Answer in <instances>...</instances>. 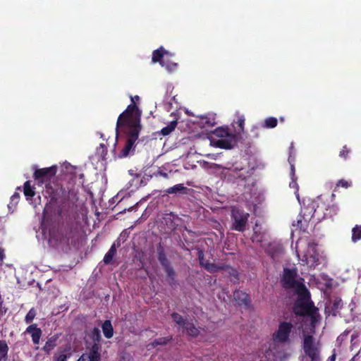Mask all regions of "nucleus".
Instances as JSON below:
<instances>
[{
    "label": "nucleus",
    "mask_w": 361,
    "mask_h": 361,
    "mask_svg": "<svg viewBox=\"0 0 361 361\" xmlns=\"http://www.w3.org/2000/svg\"><path fill=\"white\" fill-rule=\"evenodd\" d=\"M141 112L136 104H129L126 109L119 115L116 130L118 128H125L126 140L121 152L115 157L124 158L133 154L135 150L136 142L138 143L143 139L138 140L142 129L140 124Z\"/></svg>",
    "instance_id": "obj_1"
},
{
    "label": "nucleus",
    "mask_w": 361,
    "mask_h": 361,
    "mask_svg": "<svg viewBox=\"0 0 361 361\" xmlns=\"http://www.w3.org/2000/svg\"><path fill=\"white\" fill-rule=\"evenodd\" d=\"M49 235L59 245L75 246L80 237L78 225L70 216H67L50 228Z\"/></svg>",
    "instance_id": "obj_2"
},
{
    "label": "nucleus",
    "mask_w": 361,
    "mask_h": 361,
    "mask_svg": "<svg viewBox=\"0 0 361 361\" xmlns=\"http://www.w3.org/2000/svg\"><path fill=\"white\" fill-rule=\"evenodd\" d=\"M46 192L52 202L59 204L61 207H66L70 202L73 203L78 200L77 192L74 190H67L57 183H53L50 186H47Z\"/></svg>",
    "instance_id": "obj_3"
},
{
    "label": "nucleus",
    "mask_w": 361,
    "mask_h": 361,
    "mask_svg": "<svg viewBox=\"0 0 361 361\" xmlns=\"http://www.w3.org/2000/svg\"><path fill=\"white\" fill-rule=\"evenodd\" d=\"M298 274L296 269L284 268L281 278V284L286 290H293L296 294H307V289L303 283V279H298Z\"/></svg>",
    "instance_id": "obj_4"
},
{
    "label": "nucleus",
    "mask_w": 361,
    "mask_h": 361,
    "mask_svg": "<svg viewBox=\"0 0 361 361\" xmlns=\"http://www.w3.org/2000/svg\"><path fill=\"white\" fill-rule=\"evenodd\" d=\"M293 312L298 316H310L312 322L315 321V313L317 309L314 307V303L310 301V293L307 290V294L298 295V298L293 305Z\"/></svg>",
    "instance_id": "obj_5"
},
{
    "label": "nucleus",
    "mask_w": 361,
    "mask_h": 361,
    "mask_svg": "<svg viewBox=\"0 0 361 361\" xmlns=\"http://www.w3.org/2000/svg\"><path fill=\"white\" fill-rule=\"evenodd\" d=\"M217 168L222 169L220 173L221 178L228 183L240 185L250 176L249 171L245 168H227L220 165H217Z\"/></svg>",
    "instance_id": "obj_6"
},
{
    "label": "nucleus",
    "mask_w": 361,
    "mask_h": 361,
    "mask_svg": "<svg viewBox=\"0 0 361 361\" xmlns=\"http://www.w3.org/2000/svg\"><path fill=\"white\" fill-rule=\"evenodd\" d=\"M214 135L219 137L214 142V145L221 149H231L235 143L236 136L230 132L228 128H217L213 132Z\"/></svg>",
    "instance_id": "obj_7"
},
{
    "label": "nucleus",
    "mask_w": 361,
    "mask_h": 361,
    "mask_svg": "<svg viewBox=\"0 0 361 361\" xmlns=\"http://www.w3.org/2000/svg\"><path fill=\"white\" fill-rule=\"evenodd\" d=\"M57 172V166L56 165L50 167L42 168L36 169L33 173V178L37 181L38 185L50 186L53 184L51 180L55 178Z\"/></svg>",
    "instance_id": "obj_8"
},
{
    "label": "nucleus",
    "mask_w": 361,
    "mask_h": 361,
    "mask_svg": "<svg viewBox=\"0 0 361 361\" xmlns=\"http://www.w3.org/2000/svg\"><path fill=\"white\" fill-rule=\"evenodd\" d=\"M250 215L244 210L238 208L233 207L231 209V217L232 224L231 229L239 232H243L246 229Z\"/></svg>",
    "instance_id": "obj_9"
},
{
    "label": "nucleus",
    "mask_w": 361,
    "mask_h": 361,
    "mask_svg": "<svg viewBox=\"0 0 361 361\" xmlns=\"http://www.w3.org/2000/svg\"><path fill=\"white\" fill-rule=\"evenodd\" d=\"M319 348L320 344L315 341L313 336L304 334L302 341V349L305 354L311 359L312 361H319Z\"/></svg>",
    "instance_id": "obj_10"
},
{
    "label": "nucleus",
    "mask_w": 361,
    "mask_h": 361,
    "mask_svg": "<svg viewBox=\"0 0 361 361\" xmlns=\"http://www.w3.org/2000/svg\"><path fill=\"white\" fill-rule=\"evenodd\" d=\"M315 213L316 209L314 208V203L302 207L300 214L297 220V226L303 231H305L307 228L309 221L311 220L312 217L314 216Z\"/></svg>",
    "instance_id": "obj_11"
},
{
    "label": "nucleus",
    "mask_w": 361,
    "mask_h": 361,
    "mask_svg": "<svg viewBox=\"0 0 361 361\" xmlns=\"http://www.w3.org/2000/svg\"><path fill=\"white\" fill-rule=\"evenodd\" d=\"M293 329V325L290 322H281L277 331L273 334L274 341L281 343L288 342Z\"/></svg>",
    "instance_id": "obj_12"
},
{
    "label": "nucleus",
    "mask_w": 361,
    "mask_h": 361,
    "mask_svg": "<svg viewBox=\"0 0 361 361\" xmlns=\"http://www.w3.org/2000/svg\"><path fill=\"white\" fill-rule=\"evenodd\" d=\"M168 56H171V54L163 47H160L152 52V61L153 63H159L161 65Z\"/></svg>",
    "instance_id": "obj_13"
},
{
    "label": "nucleus",
    "mask_w": 361,
    "mask_h": 361,
    "mask_svg": "<svg viewBox=\"0 0 361 361\" xmlns=\"http://www.w3.org/2000/svg\"><path fill=\"white\" fill-rule=\"evenodd\" d=\"M233 298L240 306L244 305L245 307H248L250 305V296L245 292L236 290L233 293Z\"/></svg>",
    "instance_id": "obj_14"
},
{
    "label": "nucleus",
    "mask_w": 361,
    "mask_h": 361,
    "mask_svg": "<svg viewBox=\"0 0 361 361\" xmlns=\"http://www.w3.org/2000/svg\"><path fill=\"white\" fill-rule=\"evenodd\" d=\"M25 333L30 334L32 341L35 345H38L41 338L42 331L41 329L37 326V324H33L27 327Z\"/></svg>",
    "instance_id": "obj_15"
},
{
    "label": "nucleus",
    "mask_w": 361,
    "mask_h": 361,
    "mask_svg": "<svg viewBox=\"0 0 361 361\" xmlns=\"http://www.w3.org/2000/svg\"><path fill=\"white\" fill-rule=\"evenodd\" d=\"M100 354L94 345L89 353L82 354L77 361H100Z\"/></svg>",
    "instance_id": "obj_16"
},
{
    "label": "nucleus",
    "mask_w": 361,
    "mask_h": 361,
    "mask_svg": "<svg viewBox=\"0 0 361 361\" xmlns=\"http://www.w3.org/2000/svg\"><path fill=\"white\" fill-rule=\"evenodd\" d=\"M183 331H185L187 335L193 338L197 337L200 334L199 328H197L193 324L192 321L187 320L184 325L182 326Z\"/></svg>",
    "instance_id": "obj_17"
},
{
    "label": "nucleus",
    "mask_w": 361,
    "mask_h": 361,
    "mask_svg": "<svg viewBox=\"0 0 361 361\" xmlns=\"http://www.w3.org/2000/svg\"><path fill=\"white\" fill-rule=\"evenodd\" d=\"M163 269L166 274L169 284L171 286H175L176 284V273L173 267H172V265L170 264L163 267Z\"/></svg>",
    "instance_id": "obj_18"
},
{
    "label": "nucleus",
    "mask_w": 361,
    "mask_h": 361,
    "mask_svg": "<svg viewBox=\"0 0 361 361\" xmlns=\"http://www.w3.org/2000/svg\"><path fill=\"white\" fill-rule=\"evenodd\" d=\"M189 189L183 185V184H176L173 187H170L166 190V192L168 194H183L187 195L188 193Z\"/></svg>",
    "instance_id": "obj_19"
},
{
    "label": "nucleus",
    "mask_w": 361,
    "mask_h": 361,
    "mask_svg": "<svg viewBox=\"0 0 361 361\" xmlns=\"http://www.w3.org/2000/svg\"><path fill=\"white\" fill-rule=\"evenodd\" d=\"M104 336L106 338H111L114 335V329L110 320H105L102 325Z\"/></svg>",
    "instance_id": "obj_20"
},
{
    "label": "nucleus",
    "mask_w": 361,
    "mask_h": 361,
    "mask_svg": "<svg viewBox=\"0 0 361 361\" xmlns=\"http://www.w3.org/2000/svg\"><path fill=\"white\" fill-rule=\"evenodd\" d=\"M157 258L162 267H164L171 264L168 259L164 248L159 246L157 248Z\"/></svg>",
    "instance_id": "obj_21"
},
{
    "label": "nucleus",
    "mask_w": 361,
    "mask_h": 361,
    "mask_svg": "<svg viewBox=\"0 0 361 361\" xmlns=\"http://www.w3.org/2000/svg\"><path fill=\"white\" fill-rule=\"evenodd\" d=\"M116 254V247L115 243H114L109 251L106 253L104 255V257L103 259V262L106 264H110L112 263L113 259Z\"/></svg>",
    "instance_id": "obj_22"
},
{
    "label": "nucleus",
    "mask_w": 361,
    "mask_h": 361,
    "mask_svg": "<svg viewBox=\"0 0 361 361\" xmlns=\"http://www.w3.org/2000/svg\"><path fill=\"white\" fill-rule=\"evenodd\" d=\"M23 192L27 200H31L35 195V191L31 186L30 180H27L24 183Z\"/></svg>",
    "instance_id": "obj_23"
},
{
    "label": "nucleus",
    "mask_w": 361,
    "mask_h": 361,
    "mask_svg": "<svg viewBox=\"0 0 361 361\" xmlns=\"http://www.w3.org/2000/svg\"><path fill=\"white\" fill-rule=\"evenodd\" d=\"M8 346L4 340H0V361L8 360Z\"/></svg>",
    "instance_id": "obj_24"
},
{
    "label": "nucleus",
    "mask_w": 361,
    "mask_h": 361,
    "mask_svg": "<svg viewBox=\"0 0 361 361\" xmlns=\"http://www.w3.org/2000/svg\"><path fill=\"white\" fill-rule=\"evenodd\" d=\"M171 56H168L166 58L164 62L161 65L162 67H164L168 72L172 73L177 70L178 63L170 60Z\"/></svg>",
    "instance_id": "obj_25"
},
{
    "label": "nucleus",
    "mask_w": 361,
    "mask_h": 361,
    "mask_svg": "<svg viewBox=\"0 0 361 361\" xmlns=\"http://www.w3.org/2000/svg\"><path fill=\"white\" fill-rule=\"evenodd\" d=\"M343 307L342 300L340 298H336L331 303V312L333 315L336 316L337 313H338L339 310Z\"/></svg>",
    "instance_id": "obj_26"
},
{
    "label": "nucleus",
    "mask_w": 361,
    "mask_h": 361,
    "mask_svg": "<svg viewBox=\"0 0 361 361\" xmlns=\"http://www.w3.org/2000/svg\"><path fill=\"white\" fill-rule=\"evenodd\" d=\"M56 340H57V338L55 336H52V337L49 338L47 341L44 346L42 348V350L44 351L45 353H47V354H49L50 353V351L51 350H53L55 348V346L56 345Z\"/></svg>",
    "instance_id": "obj_27"
},
{
    "label": "nucleus",
    "mask_w": 361,
    "mask_h": 361,
    "mask_svg": "<svg viewBox=\"0 0 361 361\" xmlns=\"http://www.w3.org/2000/svg\"><path fill=\"white\" fill-rule=\"evenodd\" d=\"M202 127H213L216 125L215 118L213 116H205L200 118Z\"/></svg>",
    "instance_id": "obj_28"
},
{
    "label": "nucleus",
    "mask_w": 361,
    "mask_h": 361,
    "mask_svg": "<svg viewBox=\"0 0 361 361\" xmlns=\"http://www.w3.org/2000/svg\"><path fill=\"white\" fill-rule=\"evenodd\" d=\"M221 271H224L235 279H238V272L236 269L232 267L228 264H221Z\"/></svg>",
    "instance_id": "obj_29"
},
{
    "label": "nucleus",
    "mask_w": 361,
    "mask_h": 361,
    "mask_svg": "<svg viewBox=\"0 0 361 361\" xmlns=\"http://www.w3.org/2000/svg\"><path fill=\"white\" fill-rule=\"evenodd\" d=\"M177 123L178 122L176 120L170 122L169 124L161 130V134L164 136L169 135L172 131L175 130Z\"/></svg>",
    "instance_id": "obj_30"
},
{
    "label": "nucleus",
    "mask_w": 361,
    "mask_h": 361,
    "mask_svg": "<svg viewBox=\"0 0 361 361\" xmlns=\"http://www.w3.org/2000/svg\"><path fill=\"white\" fill-rule=\"evenodd\" d=\"M361 240V226L356 225L352 229L351 240L353 243H356Z\"/></svg>",
    "instance_id": "obj_31"
},
{
    "label": "nucleus",
    "mask_w": 361,
    "mask_h": 361,
    "mask_svg": "<svg viewBox=\"0 0 361 361\" xmlns=\"http://www.w3.org/2000/svg\"><path fill=\"white\" fill-rule=\"evenodd\" d=\"M245 117L243 115H238L236 121H234L233 123V126H234L236 124L239 129L237 130L238 133H240L244 131V125H245Z\"/></svg>",
    "instance_id": "obj_32"
},
{
    "label": "nucleus",
    "mask_w": 361,
    "mask_h": 361,
    "mask_svg": "<svg viewBox=\"0 0 361 361\" xmlns=\"http://www.w3.org/2000/svg\"><path fill=\"white\" fill-rule=\"evenodd\" d=\"M171 318L173 321L179 325L180 327L184 325L185 322H186L187 319H184L180 314L177 312H173L171 314Z\"/></svg>",
    "instance_id": "obj_33"
},
{
    "label": "nucleus",
    "mask_w": 361,
    "mask_h": 361,
    "mask_svg": "<svg viewBox=\"0 0 361 361\" xmlns=\"http://www.w3.org/2000/svg\"><path fill=\"white\" fill-rule=\"evenodd\" d=\"M90 338L94 342H99L102 339L99 329L97 327L93 328L90 333Z\"/></svg>",
    "instance_id": "obj_34"
},
{
    "label": "nucleus",
    "mask_w": 361,
    "mask_h": 361,
    "mask_svg": "<svg viewBox=\"0 0 361 361\" xmlns=\"http://www.w3.org/2000/svg\"><path fill=\"white\" fill-rule=\"evenodd\" d=\"M204 269L210 273H216L221 271V265H218L214 263L206 262Z\"/></svg>",
    "instance_id": "obj_35"
},
{
    "label": "nucleus",
    "mask_w": 361,
    "mask_h": 361,
    "mask_svg": "<svg viewBox=\"0 0 361 361\" xmlns=\"http://www.w3.org/2000/svg\"><path fill=\"white\" fill-rule=\"evenodd\" d=\"M304 257L305 258L306 263L307 264H310V266L316 265L319 260L318 255L316 254L311 255H308L307 254H305L304 255Z\"/></svg>",
    "instance_id": "obj_36"
},
{
    "label": "nucleus",
    "mask_w": 361,
    "mask_h": 361,
    "mask_svg": "<svg viewBox=\"0 0 361 361\" xmlns=\"http://www.w3.org/2000/svg\"><path fill=\"white\" fill-rule=\"evenodd\" d=\"M277 123L278 121L275 117H269L265 119L264 126L267 128H274Z\"/></svg>",
    "instance_id": "obj_37"
},
{
    "label": "nucleus",
    "mask_w": 361,
    "mask_h": 361,
    "mask_svg": "<svg viewBox=\"0 0 361 361\" xmlns=\"http://www.w3.org/2000/svg\"><path fill=\"white\" fill-rule=\"evenodd\" d=\"M97 153L101 157L103 161L106 159L107 155V147L103 143L99 145V147L97 149Z\"/></svg>",
    "instance_id": "obj_38"
},
{
    "label": "nucleus",
    "mask_w": 361,
    "mask_h": 361,
    "mask_svg": "<svg viewBox=\"0 0 361 361\" xmlns=\"http://www.w3.org/2000/svg\"><path fill=\"white\" fill-rule=\"evenodd\" d=\"M350 152V149L347 145H344L339 152V157L341 159L346 160L348 158Z\"/></svg>",
    "instance_id": "obj_39"
},
{
    "label": "nucleus",
    "mask_w": 361,
    "mask_h": 361,
    "mask_svg": "<svg viewBox=\"0 0 361 361\" xmlns=\"http://www.w3.org/2000/svg\"><path fill=\"white\" fill-rule=\"evenodd\" d=\"M35 316H36V310H35V308L32 307L29 310V312L26 314V316L25 317V322L27 324L32 322V320L34 319V318L35 317Z\"/></svg>",
    "instance_id": "obj_40"
},
{
    "label": "nucleus",
    "mask_w": 361,
    "mask_h": 361,
    "mask_svg": "<svg viewBox=\"0 0 361 361\" xmlns=\"http://www.w3.org/2000/svg\"><path fill=\"white\" fill-rule=\"evenodd\" d=\"M197 257L199 260L200 265L202 267H205L206 262H208L204 259V251L202 249H197Z\"/></svg>",
    "instance_id": "obj_41"
},
{
    "label": "nucleus",
    "mask_w": 361,
    "mask_h": 361,
    "mask_svg": "<svg viewBox=\"0 0 361 361\" xmlns=\"http://www.w3.org/2000/svg\"><path fill=\"white\" fill-rule=\"evenodd\" d=\"M254 230V234L252 237V241H257L261 242L262 241V235H261V233L259 231L257 230V224H255V226L253 228Z\"/></svg>",
    "instance_id": "obj_42"
},
{
    "label": "nucleus",
    "mask_w": 361,
    "mask_h": 361,
    "mask_svg": "<svg viewBox=\"0 0 361 361\" xmlns=\"http://www.w3.org/2000/svg\"><path fill=\"white\" fill-rule=\"evenodd\" d=\"M350 185H351V183L350 182H348V181H347L345 180H343V179H341V180H338L337 184H336V187H342V188H348Z\"/></svg>",
    "instance_id": "obj_43"
},
{
    "label": "nucleus",
    "mask_w": 361,
    "mask_h": 361,
    "mask_svg": "<svg viewBox=\"0 0 361 361\" xmlns=\"http://www.w3.org/2000/svg\"><path fill=\"white\" fill-rule=\"evenodd\" d=\"M68 355L64 353H62L58 355L54 356V361H67Z\"/></svg>",
    "instance_id": "obj_44"
},
{
    "label": "nucleus",
    "mask_w": 361,
    "mask_h": 361,
    "mask_svg": "<svg viewBox=\"0 0 361 361\" xmlns=\"http://www.w3.org/2000/svg\"><path fill=\"white\" fill-rule=\"evenodd\" d=\"M170 339H166V338H160L159 339H157L155 341V343L157 345H164L169 341Z\"/></svg>",
    "instance_id": "obj_45"
},
{
    "label": "nucleus",
    "mask_w": 361,
    "mask_h": 361,
    "mask_svg": "<svg viewBox=\"0 0 361 361\" xmlns=\"http://www.w3.org/2000/svg\"><path fill=\"white\" fill-rule=\"evenodd\" d=\"M7 309L3 306V300L0 298V314L4 315L6 314Z\"/></svg>",
    "instance_id": "obj_46"
},
{
    "label": "nucleus",
    "mask_w": 361,
    "mask_h": 361,
    "mask_svg": "<svg viewBox=\"0 0 361 361\" xmlns=\"http://www.w3.org/2000/svg\"><path fill=\"white\" fill-rule=\"evenodd\" d=\"M4 258H5L4 249L2 247H0V267H1Z\"/></svg>",
    "instance_id": "obj_47"
},
{
    "label": "nucleus",
    "mask_w": 361,
    "mask_h": 361,
    "mask_svg": "<svg viewBox=\"0 0 361 361\" xmlns=\"http://www.w3.org/2000/svg\"><path fill=\"white\" fill-rule=\"evenodd\" d=\"M20 198V195L18 192H15L11 197V202H17Z\"/></svg>",
    "instance_id": "obj_48"
},
{
    "label": "nucleus",
    "mask_w": 361,
    "mask_h": 361,
    "mask_svg": "<svg viewBox=\"0 0 361 361\" xmlns=\"http://www.w3.org/2000/svg\"><path fill=\"white\" fill-rule=\"evenodd\" d=\"M290 187L293 188H295L297 191L298 190V187L297 183H296V182H295V180H293L290 183Z\"/></svg>",
    "instance_id": "obj_49"
},
{
    "label": "nucleus",
    "mask_w": 361,
    "mask_h": 361,
    "mask_svg": "<svg viewBox=\"0 0 361 361\" xmlns=\"http://www.w3.org/2000/svg\"><path fill=\"white\" fill-rule=\"evenodd\" d=\"M139 99H140L139 96H137V95L135 96L134 98L131 97V100H132V102H133L131 104H135V100H139Z\"/></svg>",
    "instance_id": "obj_50"
},
{
    "label": "nucleus",
    "mask_w": 361,
    "mask_h": 361,
    "mask_svg": "<svg viewBox=\"0 0 361 361\" xmlns=\"http://www.w3.org/2000/svg\"><path fill=\"white\" fill-rule=\"evenodd\" d=\"M331 361H334L335 359H336V355L335 354H333L332 355H331L329 358Z\"/></svg>",
    "instance_id": "obj_51"
},
{
    "label": "nucleus",
    "mask_w": 361,
    "mask_h": 361,
    "mask_svg": "<svg viewBox=\"0 0 361 361\" xmlns=\"http://www.w3.org/2000/svg\"><path fill=\"white\" fill-rule=\"evenodd\" d=\"M117 137H116V140H115V142H114V149H113V152L115 153L116 152V145H117Z\"/></svg>",
    "instance_id": "obj_52"
},
{
    "label": "nucleus",
    "mask_w": 361,
    "mask_h": 361,
    "mask_svg": "<svg viewBox=\"0 0 361 361\" xmlns=\"http://www.w3.org/2000/svg\"><path fill=\"white\" fill-rule=\"evenodd\" d=\"M160 174L164 178H168V174L165 172H160Z\"/></svg>",
    "instance_id": "obj_53"
},
{
    "label": "nucleus",
    "mask_w": 361,
    "mask_h": 361,
    "mask_svg": "<svg viewBox=\"0 0 361 361\" xmlns=\"http://www.w3.org/2000/svg\"><path fill=\"white\" fill-rule=\"evenodd\" d=\"M78 177H79V178H80V179H82H82L84 178V174H83V173H80V174L78 175Z\"/></svg>",
    "instance_id": "obj_54"
},
{
    "label": "nucleus",
    "mask_w": 361,
    "mask_h": 361,
    "mask_svg": "<svg viewBox=\"0 0 361 361\" xmlns=\"http://www.w3.org/2000/svg\"><path fill=\"white\" fill-rule=\"evenodd\" d=\"M291 171H292V173L293 175L294 174V172H295V168L293 166H291Z\"/></svg>",
    "instance_id": "obj_55"
},
{
    "label": "nucleus",
    "mask_w": 361,
    "mask_h": 361,
    "mask_svg": "<svg viewBox=\"0 0 361 361\" xmlns=\"http://www.w3.org/2000/svg\"><path fill=\"white\" fill-rule=\"evenodd\" d=\"M100 135H101V137L103 138V136H104L103 133H101Z\"/></svg>",
    "instance_id": "obj_56"
}]
</instances>
